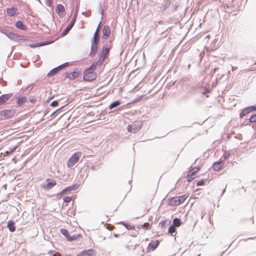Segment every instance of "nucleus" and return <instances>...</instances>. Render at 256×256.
<instances>
[{"instance_id": "obj_43", "label": "nucleus", "mask_w": 256, "mask_h": 256, "mask_svg": "<svg viewBox=\"0 0 256 256\" xmlns=\"http://www.w3.org/2000/svg\"><path fill=\"white\" fill-rule=\"evenodd\" d=\"M54 256H57L56 254H54Z\"/></svg>"}, {"instance_id": "obj_40", "label": "nucleus", "mask_w": 256, "mask_h": 256, "mask_svg": "<svg viewBox=\"0 0 256 256\" xmlns=\"http://www.w3.org/2000/svg\"><path fill=\"white\" fill-rule=\"evenodd\" d=\"M30 102L32 103H34L36 102V100L34 99H32L30 100Z\"/></svg>"}, {"instance_id": "obj_12", "label": "nucleus", "mask_w": 256, "mask_h": 256, "mask_svg": "<svg viewBox=\"0 0 256 256\" xmlns=\"http://www.w3.org/2000/svg\"><path fill=\"white\" fill-rule=\"evenodd\" d=\"M80 74L81 72L80 70H76L74 72L68 73V77L70 80H74L78 78L80 76Z\"/></svg>"}, {"instance_id": "obj_6", "label": "nucleus", "mask_w": 256, "mask_h": 256, "mask_svg": "<svg viewBox=\"0 0 256 256\" xmlns=\"http://www.w3.org/2000/svg\"><path fill=\"white\" fill-rule=\"evenodd\" d=\"M199 170V168H194L189 172L187 174V180L188 182H191L195 177L196 173Z\"/></svg>"}, {"instance_id": "obj_17", "label": "nucleus", "mask_w": 256, "mask_h": 256, "mask_svg": "<svg viewBox=\"0 0 256 256\" xmlns=\"http://www.w3.org/2000/svg\"><path fill=\"white\" fill-rule=\"evenodd\" d=\"M102 34L104 38H107L110 34V28L108 26H105L102 30Z\"/></svg>"}, {"instance_id": "obj_1", "label": "nucleus", "mask_w": 256, "mask_h": 256, "mask_svg": "<svg viewBox=\"0 0 256 256\" xmlns=\"http://www.w3.org/2000/svg\"><path fill=\"white\" fill-rule=\"evenodd\" d=\"M97 66V63H92L90 68L86 70L84 72V80L86 81H92L96 78V74L94 72L96 67Z\"/></svg>"}, {"instance_id": "obj_22", "label": "nucleus", "mask_w": 256, "mask_h": 256, "mask_svg": "<svg viewBox=\"0 0 256 256\" xmlns=\"http://www.w3.org/2000/svg\"><path fill=\"white\" fill-rule=\"evenodd\" d=\"M97 49H98L97 44L93 42V44L92 45L91 52H90V55L92 56H94L96 54L97 52Z\"/></svg>"}, {"instance_id": "obj_34", "label": "nucleus", "mask_w": 256, "mask_h": 256, "mask_svg": "<svg viewBox=\"0 0 256 256\" xmlns=\"http://www.w3.org/2000/svg\"><path fill=\"white\" fill-rule=\"evenodd\" d=\"M142 226L145 228L146 230H148L150 228V224L148 222H145Z\"/></svg>"}, {"instance_id": "obj_31", "label": "nucleus", "mask_w": 256, "mask_h": 256, "mask_svg": "<svg viewBox=\"0 0 256 256\" xmlns=\"http://www.w3.org/2000/svg\"><path fill=\"white\" fill-rule=\"evenodd\" d=\"M176 230V227L173 226L171 225L168 230V232L171 234H172L173 233H174Z\"/></svg>"}, {"instance_id": "obj_8", "label": "nucleus", "mask_w": 256, "mask_h": 256, "mask_svg": "<svg viewBox=\"0 0 256 256\" xmlns=\"http://www.w3.org/2000/svg\"><path fill=\"white\" fill-rule=\"evenodd\" d=\"M56 12L60 17H63L65 15V8L62 4H58L56 6Z\"/></svg>"}, {"instance_id": "obj_33", "label": "nucleus", "mask_w": 256, "mask_h": 256, "mask_svg": "<svg viewBox=\"0 0 256 256\" xmlns=\"http://www.w3.org/2000/svg\"><path fill=\"white\" fill-rule=\"evenodd\" d=\"M72 200V197L66 196L64 198V200L66 202H69Z\"/></svg>"}, {"instance_id": "obj_4", "label": "nucleus", "mask_w": 256, "mask_h": 256, "mask_svg": "<svg viewBox=\"0 0 256 256\" xmlns=\"http://www.w3.org/2000/svg\"><path fill=\"white\" fill-rule=\"evenodd\" d=\"M110 51V48L108 46H104L102 48V53L100 54L98 60V62H96L97 63V65L98 64H102L103 62H104L106 56L108 55Z\"/></svg>"}, {"instance_id": "obj_32", "label": "nucleus", "mask_w": 256, "mask_h": 256, "mask_svg": "<svg viewBox=\"0 0 256 256\" xmlns=\"http://www.w3.org/2000/svg\"><path fill=\"white\" fill-rule=\"evenodd\" d=\"M250 122H256V113L252 115L249 119Z\"/></svg>"}, {"instance_id": "obj_37", "label": "nucleus", "mask_w": 256, "mask_h": 256, "mask_svg": "<svg viewBox=\"0 0 256 256\" xmlns=\"http://www.w3.org/2000/svg\"><path fill=\"white\" fill-rule=\"evenodd\" d=\"M250 108H251V110L252 111L256 110V104L255 105L250 106Z\"/></svg>"}, {"instance_id": "obj_38", "label": "nucleus", "mask_w": 256, "mask_h": 256, "mask_svg": "<svg viewBox=\"0 0 256 256\" xmlns=\"http://www.w3.org/2000/svg\"><path fill=\"white\" fill-rule=\"evenodd\" d=\"M230 156L229 154L226 153L223 155V156L225 160L227 159Z\"/></svg>"}, {"instance_id": "obj_5", "label": "nucleus", "mask_w": 256, "mask_h": 256, "mask_svg": "<svg viewBox=\"0 0 256 256\" xmlns=\"http://www.w3.org/2000/svg\"><path fill=\"white\" fill-rule=\"evenodd\" d=\"M15 114V110H2L0 112L1 117L5 119L12 118Z\"/></svg>"}, {"instance_id": "obj_26", "label": "nucleus", "mask_w": 256, "mask_h": 256, "mask_svg": "<svg viewBox=\"0 0 256 256\" xmlns=\"http://www.w3.org/2000/svg\"><path fill=\"white\" fill-rule=\"evenodd\" d=\"M16 26L18 28H19L20 29H22V30L24 29V25L23 23L20 20L16 22Z\"/></svg>"}, {"instance_id": "obj_11", "label": "nucleus", "mask_w": 256, "mask_h": 256, "mask_svg": "<svg viewBox=\"0 0 256 256\" xmlns=\"http://www.w3.org/2000/svg\"><path fill=\"white\" fill-rule=\"evenodd\" d=\"M77 188V186L76 185H72L70 186H68L63 190L60 193V195L61 196H64L65 194H68L72 190H74Z\"/></svg>"}, {"instance_id": "obj_9", "label": "nucleus", "mask_w": 256, "mask_h": 256, "mask_svg": "<svg viewBox=\"0 0 256 256\" xmlns=\"http://www.w3.org/2000/svg\"><path fill=\"white\" fill-rule=\"evenodd\" d=\"M46 182V184L42 186V188L46 190H50L56 184L55 180L50 178H48Z\"/></svg>"}, {"instance_id": "obj_24", "label": "nucleus", "mask_w": 256, "mask_h": 256, "mask_svg": "<svg viewBox=\"0 0 256 256\" xmlns=\"http://www.w3.org/2000/svg\"><path fill=\"white\" fill-rule=\"evenodd\" d=\"M172 225L175 227H179L181 225V222L180 219L178 218H174L172 222Z\"/></svg>"}, {"instance_id": "obj_2", "label": "nucleus", "mask_w": 256, "mask_h": 256, "mask_svg": "<svg viewBox=\"0 0 256 256\" xmlns=\"http://www.w3.org/2000/svg\"><path fill=\"white\" fill-rule=\"evenodd\" d=\"M188 194H185L179 196H175L168 200V205L170 206H176L182 204L188 197Z\"/></svg>"}, {"instance_id": "obj_20", "label": "nucleus", "mask_w": 256, "mask_h": 256, "mask_svg": "<svg viewBox=\"0 0 256 256\" xmlns=\"http://www.w3.org/2000/svg\"><path fill=\"white\" fill-rule=\"evenodd\" d=\"M27 98L26 96H23L18 98L16 104L19 106H21L24 104L26 102Z\"/></svg>"}, {"instance_id": "obj_14", "label": "nucleus", "mask_w": 256, "mask_h": 256, "mask_svg": "<svg viewBox=\"0 0 256 256\" xmlns=\"http://www.w3.org/2000/svg\"><path fill=\"white\" fill-rule=\"evenodd\" d=\"M140 126H137L136 125L128 124L127 126V130L128 132H130L136 133L140 129Z\"/></svg>"}, {"instance_id": "obj_41", "label": "nucleus", "mask_w": 256, "mask_h": 256, "mask_svg": "<svg viewBox=\"0 0 256 256\" xmlns=\"http://www.w3.org/2000/svg\"><path fill=\"white\" fill-rule=\"evenodd\" d=\"M16 148H14V150H12L10 151V153L12 152L14 150H15Z\"/></svg>"}, {"instance_id": "obj_23", "label": "nucleus", "mask_w": 256, "mask_h": 256, "mask_svg": "<svg viewBox=\"0 0 256 256\" xmlns=\"http://www.w3.org/2000/svg\"><path fill=\"white\" fill-rule=\"evenodd\" d=\"M252 112V110L250 106L244 108L243 110H241V118Z\"/></svg>"}, {"instance_id": "obj_18", "label": "nucleus", "mask_w": 256, "mask_h": 256, "mask_svg": "<svg viewBox=\"0 0 256 256\" xmlns=\"http://www.w3.org/2000/svg\"><path fill=\"white\" fill-rule=\"evenodd\" d=\"M96 254L94 250L90 249L84 251L82 252V256H95Z\"/></svg>"}, {"instance_id": "obj_13", "label": "nucleus", "mask_w": 256, "mask_h": 256, "mask_svg": "<svg viewBox=\"0 0 256 256\" xmlns=\"http://www.w3.org/2000/svg\"><path fill=\"white\" fill-rule=\"evenodd\" d=\"M76 18V17H74L73 18V19L72 20L70 23L68 24V26L66 27V28L65 29V30L63 32H62L63 36H64L66 34H68V32H69V31L72 29V26H74V25L75 23Z\"/></svg>"}, {"instance_id": "obj_30", "label": "nucleus", "mask_w": 256, "mask_h": 256, "mask_svg": "<svg viewBox=\"0 0 256 256\" xmlns=\"http://www.w3.org/2000/svg\"><path fill=\"white\" fill-rule=\"evenodd\" d=\"M120 224L124 225L128 230H134V226L128 224L124 222H120Z\"/></svg>"}, {"instance_id": "obj_39", "label": "nucleus", "mask_w": 256, "mask_h": 256, "mask_svg": "<svg viewBox=\"0 0 256 256\" xmlns=\"http://www.w3.org/2000/svg\"><path fill=\"white\" fill-rule=\"evenodd\" d=\"M100 24H101V22H100V24H98V26L96 30H98V32H99V30H100Z\"/></svg>"}, {"instance_id": "obj_19", "label": "nucleus", "mask_w": 256, "mask_h": 256, "mask_svg": "<svg viewBox=\"0 0 256 256\" xmlns=\"http://www.w3.org/2000/svg\"><path fill=\"white\" fill-rule=\"evenodd\" d=\"M18 12V9L15 8H8L6 10V13L8 16H14Z\"/></svg>"}, {"instance_id": "obj_16", "label": "nucleus", "mask_w": 256, "mask_h": 256, "mask_svg": "<svg viewBox=\"0 0 256 256\" xmlns=\"http://www.w3.org/2000/svg\"><path fill=\"white\" fill-rule=\"evenodd\" d=\"M224 166V163L222 161L215 162L213 165L212 168L214 170H220L222 169Z\"/></svg>"}, {"instance_id": "obj_10", "label": "nucleus", "mask_w": 256, "mask_h": 256, "mask_svg": "<svg viewBox=\"0 0 256 256\" xmlns=\"http://www.w3.org/2000/svg\"><path fill=\"white\" fill-rule=\"evenodd\" d=\"M68 64V63H66L64 64H63L62 65H60L52 70H51L48 74V76H52L54 75H55L60 69H62V68L65 66H67Z\"/></svg>"}, {"instance_id": "obj_36", "label": "nucleus", "mask_w": 256, "mask_h": 256, "mask_svg": "<svg viewBox=\"0 0 256 256\" xmlns=\"http://www.w3.org/2000/svg\"><path fill=\"white\" fill-rule=\"evenodd\" d=\"M50 106H58V102L56 100L53 101L51 104Z\"/></svg>"}, {"instance_id": "obj_35", "label": "nucleus", "mask_w": 256, "mask_h": 256, "mask_svg": "<svg viewBox=\"0 0 256 256\" xmlns=\"http://www.w3.org/2000/svg\"><path fill=\"white\" fill-rule=\"evenodd\" d=\"M205 183V181L204 180H201L197 182L196 186H200L204 185Z\"/></svg>"}, {"instance_id": "obj_15", "label": "nucleus", "mask_w": 256, "mask_h": 256, "mask_svg": "<svg viewBox=\"0 0 256 256\" xmlns=\"http://www.w3.org/2000/svg\"><path fill=\"white\" fill-rule=\"evenodd\" d=\"M12 96V94H5L0 96V105L4 104Z\"/></svg>"}, {"instance_id": "obj_42", "label": "nucleus", "mask_w": 256, "mask_h": 256, "mask_svg": "<svg viewBox=\"0 0 256 256\" xmlns=\"http://www.w3.org/2000/svg\"><path fill=\"white\" fill-rule=\"evenodd\" d=\"M241 240H244V241H246V239H244V238H242V239H241Z\"/></svg>"}, {"instance_id": "obj_3", "label": "nucleus", "mask_w": 256, "mask_h": 256, "mask_svg": "<svg viewBox=\"0 0 256 256\" xmlns=\"http://www.w3.org/2000/svg\"><path fill=\"white\" fill-rule=\"evenodd\" d=\"M81 156V152H74L68 160L66 162L67 166L68 168H71L73 166L76 164L78 162Z\"/></svg>"}, {"instance_id": "obj_25", "label": "nucleus", "mask_w": 256, "mask_h": 256, "mask_svg": "<svg viewBox=\"0 0 256 256\" xmlns=\"http://www.w3.org/2000/svg\"><path fill=\"white\" fill-rule=\"evenodd\" d=\"M80 236H81V234H74L72 236H70L68 237V240H69V241L74 240L78 239V238H79Z\"/></svg>"}, {"instance_id": "obj_7", "label": "nucleus", "mask_w": 256, "mask_h": 256, "mask_svg": "<svg viewBox=\"0 0 256 256\" xmlns=\"http://www.w3.org/2000/svg\"><path fill=\"white\" fill-rule=\"evenodd\" d=\"M160 242L158 240L152 241L147 247L148 252H151L154 251L159 245Z\"/></svg>"}, {"instance_id": "obj_29", "label": "nucleus", "mask_w": 256, "mask_h": 256, "mask_svg": "<svg viewBox=\"0 0 256 256\" xmlns=\"http://www.w3.org/2000/svg\"><path fill=\"white\" fill-rule=\"evenodd\" d=\"M61 232L63 235H64L66 238L68 240V237L70 236L68 230H66V229H62Z\"/></svg>"}, {"instance_id": "obj_27", "label": "nucleus", "mask_w": 256, "mask_h": 256, "mask_svg": "<svg viewBox=\"0 0 256 256\" xmlns=\"http://www.w3.org/2000/svg\"><path fill=\"white\" fill-rule=\"evenodd\" d=\"M99 39V36H98V30H96L94 36V43L97 44V42H98Z\"/></svg>"}, {"instance_id": "obj_21", "label": "nucleus", "mask_w": 256, "mask_h": 256, "mask_svg": "<svg viewBox=\"0 0 256 256\" xmlns=\"http://www.w3.org/2000/svg\"><path fill=\"white\" fill-rule=\"evenodd\" d=\"M8 228L9 229L10 231L11 232H14L16 230V227L14 226V222L12 220H9L8 222V226H7Z\"/></svg>"}, {"instance_id": "obj_28", "label": "nucleus", "mask_w": 256, "mask_h": 256, "mask_svg": "<svg viewBox=\"0 0 256 256\" xmlns=\"http://www.w3.org/2000/svg\"><path fill=\"white\" fill-rule=\"evenodd\" d=\"M120 104V102L119 101H115L112 102L109 106L110 109H112Z\"/></svg>"}]
</instances>
